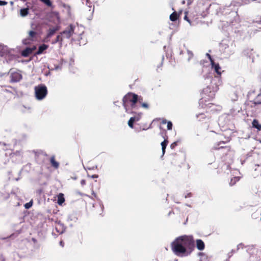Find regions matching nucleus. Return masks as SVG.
<instances>
[{"mask_svg": "<svg viewBox=\"0 0 261 261\" xmlns=\"http://www.w3.org/2000/svg\"><path fill=\"white\" fill-rule=\"evenodd\" d=\"M195 246L191 236H181L177 238L171 244L173 252L177 256L184 257L189 255Z\"/></svg>", "mask_w": 261, "mask_h": 261, "instance_id": "nucleus-1", "label": "nucleus"}, {"mask_svg": "<svg viewBox=\"0 0 261 261\" xmlns=\"http://www.w3.org/2000/svg\"><path fill=\"white\" fill-rule=\"evenodd\" d=\"M142 100L141 97H138L136 94L132 93H128L123 98V106L125 109L126 113L133 114L134 112L133 109L136 108V104L139 101L141 103Z\"/></svg>", "mask_w": 261, "mask_h": 261, "instance_id": "nucleus-2", "label": "nucleus"}, {"mask_svg": "<svg viewBox=\"0 0 261 261\" xmlns=\"http://www.w3.org/2000/svg\"><path fill=\"white\" fill-rule=\"evenodd\" d=\"M221 84V81L218 76L215 77L211 81V85L204 88L203 92L204 94L211 98H213L215 92L219 89V86Z\"/></svg>", "mask_w": 261, "mask_h": 261, "instance_id": "nucleus-3", "label": "nucleus"}, {"mask_svg": "<svg viewBox=\"0 0 261 261\" xmlns=\"http://www.w3.org/2000/svg\"><path fill=\"white\" fill-rule=\"evenodd\" d=\"M35 97L38 100H42L45 97L47 93L46 86L40 84L35 87Z\"/></svg>", "mask_w": 261, "mask_h": 261, "instance_id": "nucleus-4", "label": "nucleus"}, {"mask_svg": "<svg viewBox=\"0 0 261 261\" xmlns=\"http://www.w3.org/2000/svg\"><path fill=\"white\" fill-rule=\"evenodd\" d=\"M74 28L75 27L73 25L70 24L64 31L59 34L63 41L65 39H69L73 35Z\"/></svg>", "mask_w": 261, "mask_h": 261, "instance_id": "nucleus-5", "label": "nucleus"}, {"mask_svg": "<svg viewBox=\"0 0 261 261\" xmlns=\"http://www.w3.org/2000/svg\"><path fill=\"white\" fill-rule=\"evenodd\" d=\"M161 135L162 137L164 138V141L161 143L163 154H164L165 152L166 147L168 143V136L166 135V132L165 130H164V132L161 133Z\"/></svg>", "mask_w": 261, "mask_h": 261, "instance_id": "nucleus-6", "label": "nucleus"}, {"mask_svg": "<svg viewBox=\"0 0 261 261\" xmlns=\"http://www.w3.org/2000/svg\"><path fill=\"white\" fill-rule=\"evenodd\" d=\"M60 26L57 25L53 28H49L47 31V33L45 39H48L52 37L55 33L60 30Z\"/></svg>", "mask_w": 261, "mask_h": 261, "instance_id": "nucleus-7", "label": "nucleus"}, {"mask_svg": "<svg viewBox=\"0 0 261 261\" xmlns=\"http://www.w3.org/2000/svg\"><path fill=\"white\" fill-rule=\"evenodd\" d=\"M22 79L21 74L17 72H14L11 74V81L12 82H18Z\"/></svg>", "mask_w": 261, "mask_h": 261, "instance_id": "nucleus-8", "label": "nucleus"}, {"mask_svg": "<svg viewBox=\"0 0 261 261\" xmlns=\"http://www.w3.org/2000/svg\"><path fill=\"white\" fill-rule=\"evenodd\" d=\"M212 65V68H213L215 71L217 73L218 75L220 76L221 74V68L218 63H215L214 61H212V63L211 64Z\"/></svg>", "mask_w": 261, "mask_h": 261, "instance_id": "nucleus-9", "label": "nucleus"}, {"mask_svg": "<svg viewBox=\"0 0 261 261\" xmlns=\"http://www.w3.org/2000/svg\"><path fill=\"white\" fill-rule=\"evenodd\" d=\"M221 48L222 50H223L224 52L227 53L228 55H230L233 53L232 50L229 49L228 45L224 43L221 44Z\"/></svg>", "mask_w": 261, "mask_h": 261, "instance_id": "nucleus-10", "label": "nucleus"}, {"mask_svg": "<svg viewBox=\"0 0 261 261\" xmlns=\"http://www.w3.org/2000/svg\"><path fill=\"white\" fill-rule=\"evenodd\" d=\"M55 229L56 231L60 234L63 233L65 231V228L64 227V225L60 222H58L56 224V225L55 226Z\"/></svg>", "mask_w": 261, "mask_h": 261, "instance_id": "nucleus-11", "label": "nucleus"}, {"mask_svg": "<svg viewBox=\"0 0 261 261\" xmlns=\"http://www.w3.org/2000/svg\"><path fill=\"white\" fill-rule=\"evenodd\" d=\"M196 247L199 250H203L204 249L205 245L204 242L200 239L196 240Z\"/></svg>", "mask_w": 261, "mask_h": 261, "instance_id": "nucleus-12", "label": "nucleus"}, {"mask_svg": "<svg viewBox=\"0 0 261 261\" xmlns=\"http://www.w3.org/2000/svg\"><path fill=\"white\" fill-rule=\"evenodd\" d=\"M32 51H33L32 48L27 47V48H25V49H24L22 51L21 55L23 57H27L29 56L30 54H31Z\"/></svg>", "mask_w": 261, "mask_h": 261, "instance_id": "nucleus-13", "label": "nucleus"}, {"mask_svg": "<svg viewBox=\"0 0 261 261\" xmlns=\"http://www.w3.org/2000/svg\"><path fill=\"white\" fill-rule=\"evenodd\" d=\"M51 166L55 169H58L59 167V163L55 161V156H52L50 159Z\"/></svg>", "mask_w": 261, "mask_h": 261, "instance_id": "nucleus-14", "label": "nucleus"}, {"mask_svg": "<svg viewBox=\"0 0 261 261\" xmlns=\"http://www.w3.org/2000/svg\"><path fill=\"white\" fill-rule=\"evenodd\" d=\"M48 48V45L46 44H42L39 47L38 50H37L36 54L37 55H40L43 53V51L46 49Z\"/></svg>", "mask_w": 261, "mask_h": 261, "instance_id": "nucleus-15", "label": "nucleus"}, {"mask_svg": "<svg viewBox=\"0 0 261 261\" xmlns=\"http://www.w3.org/2000/svg\"><path fill=\"white\" fill-rule=\"evenodd\" d=\"M65 201V198L64 194L60 193L58 196V203L59 205H62V203Z\"/></svg>", "mask_w": 261, "mask_h": 261, "instance_id": "nucleus-16", "label": "nucleus"}, {"mask_svg": "<svg viewBox=\"0 0 261 261\" xmlns=\"http://www.w3.org/2000/svg\"><path fill=\"white\" fill-rule=\"evenodd\" d=\"M252 124L253 127L256 128L258 130H261V125L259 124L257 120L254 119Z\"/></svg>", "mask_w": 261, "mask_h": 261, "instance_id": "nucleus-17", "label": "nucleus"}, {"mask_svg": "<svg viewBox=\"0 0 261 261\" xmlns=\"http://www.w3.org/2000/svg\"><path fill=\"white\" fill-rule=\"evenodd\" d=\"M63 41L62 38L61 37L60 34H59L56 37V39L55 40L53 41L52 44H56V43L59 42L60 43V46H62V42Z\"/></svg>", "mask_w": 261, "mask_h": 261, "instance_id": "nucleus-18", "label": "nucleus"}, {"mask_svg": "<svg viewBox=\"0 0 261 261\" xmlns=\"http://www.w3.org/2000/svg\"><path fill=\"white\" fill-rule=\"evenodd\" d=\"M29 13V9L28 8H23L21 9L20 11V15L22 17L26 16Z\"/></svg>", "mask_w": 261, "mask_h": 261, "instance_id": "nucleus-19", "label": "nucleus"}, {"mask_svg": "<svg viewBox=\"0 0 261 261\" xmlns=\"http://www.w3.org/2000/svg\"><path fill=\"white\" fill-rule=\"evenodd\" d=\"M254 103L256 105L261 103V92L254 98Z\"/></svg>", "mask_w": 261, "mask_h": 261, "instance_id": "nucleus-20", "label": "nucleus"}, {"mask_svg": "<svg viewBox=\"0 0 261 261\" xmlns=\"http://www.w3.org/2000/svg\"><path fill=\"white\" fill-rule=\"evenodd\" d=\"M177 19V13L175 11H174L173 13H172L170 15V20L172 21H174L175 20H176Z\"/></svg>", "mask_w": 261, "mask_h": 261, "instance_id": "nucleus-21", "label": "nucleus"}, {"mask_svg": "<svg viewBox=\"0 0 261 261\" xmlns=\"http://www.w3.org/2000/svg\"><path fill=\"white\" fill-rule=\"evenodd\" d=\"M141 113H139L134 117H132L130 119H133L134 122L138 121L141 118Z\"/></svg>", "mask_w": 261, "mask_h": 261, "instance_id": "nucleus-22", "label": "nucleus"}, {"mask_svg": "<svg viewBox=\"0 0 261 261\" xmlns=\"http://www.w3.org/2000/svg\"><path fill=\"white\" fill-rule=\"evenodd\" d=\"M199 256H200V261H207V256L206 255L202 252H199L198 253Z\"/></svg>", "mask_w": 261, "mask_h": 261, "instance_id": "nucleus-23", "label": "nucleus"}, {"mask_svg": "<svg viewBox=\"0 0 261 261\" xmlns=\"http://www.w3.org/2000/svg\"><path fill=\"white\" fill-rule=\"evenodd\" d=\"M240 179V178L239 177H234L233 178H231L230 181V182H229V185L230 186H233L234 185L236 182L238 181Z\"/></svg>", "mask_w": 261, "mask_h": 261, "instance_id": "nucleus-24", "label": "nucleus"}, {"mask_svg": "<svg viewBox=\"0 0 261 261\" xmlns=\"http://www.w3.org/2000/svg\"><path fill=\"white\" fill-rule=\"evenodd\" d=\"M196 117L199 120H201L205 118V115L203 113H200L196 115Z\"/></svg>", "mask_w": 261, "mask_h": 261, "instance_id": "nucleus-25", "label": "nucleus"}, {"mask_svg": "<svg viewBox=\"0 0 261 261\" xmlns=\"http://www.w3.org/2000/svg\"><path fill=\"white\" fill-rule=\"evenodd\" d=\"M187 54L188 55V60L189 61L191 59L193 58V54L191 51L188 49H187Z\"/></svg>", "mask_w": 261, "mask_h": 261, "instance_id": "nucleus-26", "label": "nucleus"}, {"mask_svg": "<svg viewBox=\"0 0 261 261\" xmlns=\"http://www.w3.org/2000/svg\"><path fill=\"white\" fill-rule=\"evenodd\" d=\"M134 122L133 120L130 118L128 120V125L132 128H133L134 127V125H133Z\"/></svg>", "mask_w": 261, "mask_h": 261, "instance_id": "nucleus-27", "label": "nucleus"}, {"mask_svg": "<svg viewBox=\"0 0 261 261\" xmlns=\"http://www.w3.org/2000/svg\"><path fill=\"white\" fill-rule=\"evenodd\" d=\"M172 128V123L171 121H168L167 122V129L168 130H171Z\"/></svg>", "mask_w": 261, "mask_h": 261, "instance_id": "nucleus-28", "label": "nucleus"}, {"mask_svg": "<svg viewBox=\"0 0 261 261\" xmlns=\"http://www.w3.org/2000/svg\"><path fill=\"white\" fill-rule=\"evenodd\" d=\"M37 34V33L33 31H31L29 32V35L31 37H34Z\"/></svg>", "mask_w": 261, "mask_h": 261, "instance_id": "nucleus-29", "label": "nucleus"}, {"mask_svg": "<svg viewBox=\"0 0 261 261\" xmlns=\"http://www.w3.org/2000/svg\"><path fill=\"white\" fill-rule=\"evenodd\" d=\"M32 205V203L31 202H28V203H27L24 206L25 207V208H29L30 207H31Z\"/></svg>", "mask_w": 261, "mask_h": 261, "instance_id": "nucleus-30", "label": "nucleus"}, {"mask_svg": "<svg viewBox=\"0 0 261 261\" xmlns=\"http://www.w3.org/2000/svg\"><path fill=\"white\" fill-rule=\"evenodd\" d=\"M177 143L176 142H174L173 143H172L170 145V147L171 149H173L175 148V147L177 146Z\"/></svg>", "mask_w": 261, "mask_h": 261, "instance_id": "nucleus-31", "label": "nucleus"}, {"mask_svg": "<svg viewBox=\"0 0 261 261\" xmlns=\"http://www.w3.org/2000/svg\"><path fill=\"white\" fill-rule=\"evenodd\" d=\"M243 247L244 245L242 243H240L237 246V249L236 251H238L240 248H243Z\"/></svg>", "mask_w": 261, "mask_h": 261, "instance_id": "nucleus-32", "label": "nucleus"}, {"mask_svg": "<svg viewBox=\"0 0 261 261\" xmlns=\"http://www.w3.org/2000/svg\"><path fill=\"white\" fill-rule=\"evenodd\" d=\"M206 56L208 57V58L209 59L210 62H211V64L212 63V61H214L211 57V56L208 54V53H207L206 54Z\"/></svg>", "mask_w": 261, "mask_h": 261, "instance_id": "nucleus-33", "label": "nucleus"}, {"mask_svg": "<svg viewBox=\"0 0 261 261\" xmlns=\"http://www.w3.org/2000/svg\"><path fill=\"white\" fill-rule=\"evenodd\" d=\"M7 2L6 1H0V6H4L7 4Z\"/></svg>", "mask_w": 261, "mask_h": 261, "instance_id": "nucleus-34", "label": "nucleus"}, {"mask_svg": "<svg viewBox=\"0 0 261 261\" xmlns=\"http://www.w3.org/2000/svg\"><path fill=\"white\" fill-rule=\"evenodd\" d=\"M81 184L82 186H84L86 185V180L85 179H82L81 181Z\"/></svg>", "mask_w": 261, "mask_h": 261, "instance_id": "nucleus-35", "label": "nucleus"}, {"mask_svg": "<svg viewBox=\"0 0 261 261\" xmlns=\"http://www.w3.org/2000/svg\"><path fill=\"white\" fill-rule=\"evenodd\" d=\"M142 106L144 108H148V105L146 103H142Z\"/></svg>", "mask_w": 261, "mask_h": 261, "instance_id": "nucleus-36", "label": "nucleus"}, {"mask_svg": "<svg viewBox=\"0 0 261 261\" xmlns=\"http://www.w3.org/2000/svg\"><path fill=\"white\" fill-rule=\"evenodd\" d=\"M184 19H185V20H186L187 21H188L189 23H190V20L188 19V17H187V15H186L185 16V17H184Z\"/></svg>", "mask_w": 261, "mask_h": 261, "instance_id": "nucleus-37", "label": "nucleus"}, {"mask_svg": "<svg viewBox=\"0 0 261 261\" xmlns=\"http://www.w3.org/2000/svg\"><path fill=\"white\" fill-rule=\"evenodd\" d=\"M98 175H96V174H94L91 176V177L92 178H98Z\"/></svg>", "mask_w": 261, "mask_h": 261, "instance_id": "nucleus-38", "label": "nucleus"}, {"mask_svg": "<svg viewBox=\"0 0 261 261\" xmlns=\"http://www.w3.org/2000/svg\"><path fill=\"white\" fill-rule=\"evenodd\" d=\"M167 121L166 120V119H163L162 121V124H166V123H167Z\"/></svg>", "mask_w": 261, "mask_h": 261, "instance_id": "nucleus-39", "label": "nucleus"}, {"mask_svg": "<svg viewBox=\"0 0 261 261\" xmlns=\"http://www.w3.org/2000/svg\"><path fill=\"white\" fill-rule=\"evenodd\" d=\"M191 196V193H188L187 195L185 196V198L190 197Z\"/></svg>", "mask_w": 261, "mask_h": 261, "instance_id": "nucleus-40", "label": "nucleus"}, {"mask_svg": "<svg viewBox=\"0 0 261 261\" xmlns=\"http://www.w3.org/2000/svg\"><path fill=\"white\" fill-rule=\"evenodd\" d=\"M236 252V250H233V249H232V250H231V255H229V256H231V255H232V254H233L234 252Z\"/></svg>", "mask_w": 261, "mask_h": 261, "instance_id": "nucleus-41", "label": "nucleus"}, {"mask_svg": "<svg viewBox=\"0 0 261 261\" xmlns=\"http://www.w3.org/2000/svg\"><path fill=\"white\" fill-rule=\"evenodd\" d=\"M60 244L61 246L63 247L64 246V242H63V241H61L60 242Z\"/></svg>", "mask_w": 261, "mask_h": 261, "instance_id": "nucleus-42", "label": "nucleus"}, {"mask_svg": "<svg viewBox=\"0 0 261 261\" xmlns=\"http://www.w3.org/2000/svg\"><path fill=\"white\" fill-rule=\"evenodd\" d=\"M221 144H225V142L222 141V142H220L219 144H218V145H220Z\"/></svg>", "mask_w": 261, "mask_h": 261, "instance_id": "nucleus-43", "label": "nucleus"}, {"mask_svg": "<svg viewBox=\"0 0 261 261\" xmlns=\"http://www.w3.org/2000/svg\"><path fill=\"white\" fill-rule=\"evenodd\" d=\"M92 194L93 195V196H94L95 198L96 197V194H95L94 192H92Z\"/></svg>", "mask_w": 261, "mask_h": 261, "instance_id": "nucleus-44", "label": "nucleus"}, {"mask_svg": "<svg viewBox=\"0 0 261 261\" xmlns=\"http://www.w3.org/2000/svg\"><path fill=\"white\" fill-rule=\"evenodd\" d=\"M223 146H221L220 147H215L216 149H219L220 148H223Z\"/></svg>", "mask_w": 261, "mask_h": 261, "instance_id": "nucleus-45", "label": "nucleus"}, {"mask_svg": "<svg viewBox=\"0 0 261 261\" xmlns=\"http://www.w3.org/2000/svg\"><path fill=\"white\" fill-rule=\"evenodd\" d=\"M185 3V1H183L182 2V4H184Z\"/></svg>", "mask_w": 261, "mask_h": 261, "instance_id": "nucleus-46", "label": "nucleus"}, {"mask_svg": "<svg viewBox=\"0 0 261 261\" xmlns=\"http://www.w3.org/2000/svg\"><path fill=\"white\" fill-rule=\"evenodd\" d=\"M16 154H17V153L19 154V153H20V152H19V151L16 152Z\"/></svg>", "mask_w": 261, "mask_h": 261, "instance_id": "nucleus-47", "label": "nucleus"}, {"mask_svg": "<svg viewBox=\"0 0 261 261\" xmlns=\"http://www.w3.org/2000/svg\"><path fill=\"white\" fill-rule=\"evenodd\" d=\"M73 179L75 180V179H76V177H73Z\"/></svg>", "mask_w": 261, "mask_h": 261, "instance_id": "nucleus-48", "label": "nucleus"}, {"mask_svg": "<svg viewBox=\"0 0 261 261\" xmlns=\"http://www.w3.org/2000/svg\"><path fill=\"white\" fill-rule=\"evenodd\" d=\"M86 1H87V4H86V5H88V0H86Z\"/></svg>", "mask_w": 261, "mask_h": 261, "instance_id": "nucleus-49", "label": "nucleus"}, {"mask_svg": "<svg viewBox=\"0 0 261 261\" xmlns=\"http://www.w3.org/2000/svg\"><path fill=\"white\" fill-rule=\"evenodd\" d=\"M13 4V2H11V4L12 5Z\"/></svg>", "mask_w": 261, "mask_h": 261, "instance_id": "nucleus-50", "label": "nucleus"}]
</instances>
